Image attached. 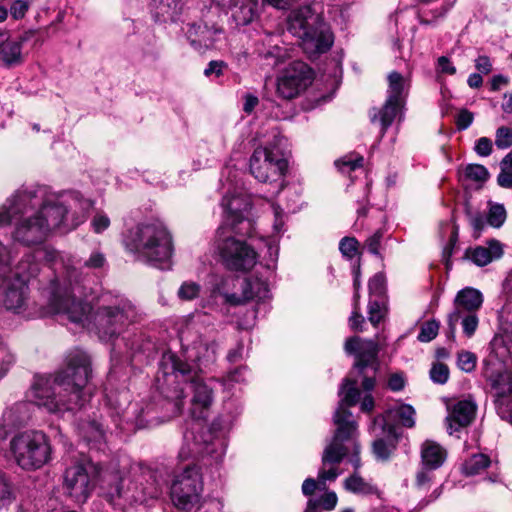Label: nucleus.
<instances>
[{"instance_id":"nucleus-48","label":"nucleus","mask_w":512,"mask_h":512,"mask_svg":"<svg viewBox=\"0 0 512 512\" xmlns=\"http://www.w3.org/2000/svg\"><path fill=\"white\" fill-rule=\"evenodd\" d=\"M359 242L354 237H344L339 243V250L343 257L352 259L358 252Z\"/></svg>"},{"instance_id":"nucleus-4","label":"nucleus","mask_w":512,"mask_h":512,"mask_svg":"<svg viewBox=\"0 0 512 512\" xmlns=\"http://www.w3.org/2000/svg\"><path fill=\"white\" fill-rule=\"evenodd\" d=\"M80 292L78 272L67 268L60 283L55 279L50 284L49 306L54 314L65 316L70 322L95 330L99 338L109 341L118 336L129 323L137 318V308L128 298L115 296L91 314V307L76 297Z\"/></svg>"},{"instance_id":"nucleus-9","label":"nucleus","mask_w":512,"mask_h":512,"mask_svg":"<svg viewBox=\"0 0 512 512\" xmlns=\"http://www.w3.org/2000/svg\"><path fill=\"white\" fill-rule=\"evenodd\" d=\"M10 452L17 465L31 470L48 462L51 449L43 432L30 430L18 433L11 439Z\"/></svg>"},{"instance_id":"nucleus-22","label":"nucleus","mask_w":512,"mask_h":512,"mask_svg":"<svg viewBox=\"0 0 512 512\" xmlns=\"http://www.w3.org/2000/svg\"><path fill=\"white\" fill-rule=\"evenodd\" d=\"M180 340L188 351V357L200 363L214 362L217 354V344L205 341L201 336L193 339L189 328L181 331Z\"/></svg>"},{"instance_id":"nucleus-24","label":"nucleus","mask_w":512,"mask_h":512,"mask_svg":"<svg viewBox=\"0 0 512 512\" xmlns=\"http://www.w3.org/2000/svg\"><path fill=\"white\" fill-rule=\"evenodd\" d=\"M231 12V17L238 26H245L259 16V0H217Z\"/></svg>"},{"instance_id":"nucleus-27","label":"nucleus","mask_w":512,"mask_h":512,"mask_svg":"<svg viewBox=\"0 0 512 512\" xmlns=\"http://www.w3.org/2000/svg\"><path fill=\"white\" fill-rule=\"evenodd\" d=\"M502 254V245L497 240L489 241L488 246H477L465 252V256L477 266H485L493 260L499 259Z\"/></svg>"},{"instance_id":"nucleus-32","label":"nucleus","mask_w":512,"mask_h":512,"mask_svg":"<svg viewBox=\"0 0 512 512\" xmlns=\"http://www.w3.org/2000/svg\"><path fill=\"white\" fill-rule=\"evenodd\" d=\"M387 423L390 419H398L401 425L412 428L415 425V409L408 404H397L389 408L383 415Z\"/></svg>"},{"instance_id":"nucleus-21","label":"nucleus","mask_w":512,"mask_h":512,"mask_svg":"<svg viewBox=\"0 0 512 512\" xmlns=\"http://www.w3.org/2000/svg\"><path fill=\"white\" fill-rule=\"evenodd\" d=\"M372 434L376 437L373 442V452L378 459L386 460L389 458L395 447L397 439L396 428L387 423L384 416H376L370 427Z\"/></svg>"},{"instance_id":"nucleus-40","label":"nucleus","mask_w":512,"mask_h":512,"mask_svg":"<svg viewBox=\"0 0 512 512\" xmlns=\"http://www.w3.org/2000/svg\"><path fill=\"white\" fill-rule=\"evenodd\" d=\"M270 207H271L273 217H274V219H273L274 236H280L281 234H283L285 232V222H286L287 215L279 205H277L273 202L270 203Z\"/></svg>"},{"instance_id":"nucleus-47","label":"nucleus","mask_w":512,"mask_h":512,"mask_svg":"<svg viewBox=\"0 0 512 512\" xmlns=\"http://www.w3.org/2000/svg\"><path fill=\"white\" fill-rule=\"evenodd\" d=\"M477 357L474 353L469 351H461L458 353L457 365L458 367L466 372H472L476 367Z\"/></svg>"},{"instance_id":"nucleus-5","label":"nucleus","mask_w":512,"mask_h":512,"mask_svg":"<svg viewBox=\"0 0 512 512\" xmlns=\"http://www.w3.org/2000/svg\"><path fill=\"white\" fill-rule=\"evenodd\" d=\"M91 374L89 356L73 351L67 357V365L51 377H38L31 390L30 399L49 413L63 414L82 409L90 399L87 389Z\"/></svg>"},{"instance_id":"nucleus-42","label":"nucleus","mask_w":512,"mask_h":512,"mask_svg":"<svg viewBox=\"0 0 512 512\" xmlns=\"http://www.w3.org/2000/svg\"><path fill=\"white\" fill-rule=\"evenodd\" d=\"M439 327L440 324L436 320H430L425 322L421 326L417 339L420 342H430L438 335Z\"/></svg>"},{"instance_id":"nucleus-56","label":"nucleus","mask_w":512,"mask_h":512,"mask_svg":"<svg viewBox=\"0 0 512 512\" xmlns=\"http://www.w3.org/2000/svg\"><path fill=\"white\" fill-rule=\"evenodd\" d=\"M227 68V64L221 60H212L208 63L204 70L206 77H220L223 74L224 69Z\"/></svg>"},{"instance_id":"nucleus-41","label":"nucleus","mask_w":512,"mask_h":512,"mask_svg":"<svg viewBox=\"0 0 512 512\" xmlns=\"http://www.w3.org/2000/svg\"><path fill=\"white\" fill-rule=\"evenodd\" d=\"M506 219V210L502 204H493L490 206L487 222L495 227L499 228L503 225Z\"/></svg>"},{"instance_id":"nucleus-28","label":"nucleus","mask_w":512,"mask_h":512,"mask_svg":"<svg viewBox=\"0 0 512 512\" xmlns=\"http://www.w3.org/2000/svg\"><path fill=\"white\" fill-rule=\"evenodd\" d=\"M182 10L181 0H153L151 13L157 22H174Z\"/></svg>"},{"instance_id":"nucleus-39","label":"nucleus","mask_w":512,"mask_h":512,"mask_svg":"<svg viewBox=\"0 0 512 512\" xmlns=\"http://www.w3.org/2000/svg\"><path fill=\"white\" fill-rule=\"evenodd\" d=\"M200 292V284L194 281H185L179 287L177 295L183 301H191L197 298Z\"/></svg>"},{"instance_id":"nucleus-26","label":"nucleus","mask_w":512,"mask_h":512,"mask_svg":"<svg viewBox=\"0 0 512 512\" xmlns=\"http://www.w3.org/2000/svg\"><path fill=\"white\" fill-rule=\"evenodd\" d=\"M476 404L470 400L458 401L446 418L447 430L450 435L468 426L475 417Z\"/></svg>"},{"instance_id":"nucleus-7","label":"nucleus","mask_w":512,"mask_h":512,"mask_svg":"<svg viewBox=\"0 0 512 512\" xmlns=\"http://www.w3.org/2000/svg\"><path fill=\"white\" fill-rule=\"evenodd\" d=\"M288 30L301 40L302 49L309 57L327 52L334 38L329 26L311 6H302L290 12Z\"/></svg>"},{"instance_id":"nucleus-38","label":"nucleus","mask_w":512,"mask_h":512,"mask_svg":"<svg viewBox=\"0 0 512 512\" xmlns=\"http://www.w3.org/2000/svg\"><path fill=\"white\" fill-rule=\"evenodd\" d=\"M464 177L468 180L483 183L489 177L487 168L480 164H468L463 171Z\"/></svg>"},{"instance_id":"nucleus-8","label":"nucleus","mask_w":512,"mask_h":512,"mask_svg":"<svg viewBox=\"0 0 512 512\" xmlns=\"http://www.w3.org/2000/svg\"><path fill=\"white\" fill-rule=\"evenodd\" d=\"M282 141V137L274 136L272 142L256 147L249 159L252 176L259 182L274 184L276 193L283 189L288 170V162L280 147Z\"/></svg>"},{"instance_id":"nucleus-46","label":"nucleus","mask_w":512,"mask_h":512,"mask_svg":"<svg viewBox=\"0 0 512 512\" xmlns=\"http://www.w3.org/2000/svg\"><path fill=\"white\" fill-rule=\"evenodd\" d=\"M495 145L499 149H507L512 146V128L501 126L495 133Z\"/></svg>"},{"instance_id":"nucleus-45","label":"nucleus","mask_w":512,"mask_h":512,"mask_svg":"<svg viewBox=\"0 0 512 512\" xmlns=\"http://www.w3.org/2000/svg\"><path fill=\"white\" fill-rule=\"evenodd\" d=\"M430 379L436 384H445L449 379V368L447 365L437 362L430 369Z\"/></svg>"},{"instance_id":"nucleus-3","label":"nucleus","mask_w":512,"mask_h":512,"mask_svg":"<svg viewBox=\"0 0 512 512\" xmlns=\"http://www.w3.org/2000/svg\"><path fill=\"white\" fill-rule=\"evenodd\" d=\"M95 480L103 497L120 510L158 499L166 482L162 473L140 463L121 467L111 463L103 469L83 456L65 469L63 489L76 503H85L95 487Z\"/></svg>"},{"instance_id":"nucleus-10","label":"nucleus","mask_w":512,"mask_h":512,"mask_svg":"<svg viewBox=\"0 0 512 512\" xmlns=\"http://www.w3.org/2000/svg\"><path fill=\"white\" fill-rule=\"evenodd\" d=\"M482 304L483 295L479 290L472 287L460 290L454 299V310L448 315V338H455L458 322L465 336L472 337L479 325L477 312Z\"/></svg>"},{"instance_id":"nucleus-31","label":"nucleus","mask_w":512,"mask_h":512,"mask_svg":"<svg viewBox=\"0 0 512 512\" xmlns=\"http://www.w3.org/2000/svg\"><path fill=\"white\" fill-rule=\"evenodd\" d=\"M278 42L279 37L273 34H267L262 39V48L258 49L259 55L262 56L264 59L273 60V66L279 65L287 56L286 49L279 46Z\"/></svg>"},{"instance_id":"nucleus-14","label":"nucleus","mask_w":512,"mask_h":512,"mask_svg":"<svg viewBox=\"0 0 512 512\" xmlns=\"http://www.w3.org/2000/svg\"><path fill=\"white\" fill-rule=\"evenodd\" d=\"M202 492V473L197 464H189L177 473L170 487L173 504L177 508L187 511L200 502Z\"/></svg>"},{"instance_id":"nucleus-13","label":"nucleus","mask_w":512,"mask_h":512,"mask_svg":"<svg viewBox=\"0 0 512 512\" xmlns=\"http://www.w3.org/2000/svg\"><path fill=\"white\" fill-rule=\"evenodd\" d=\"M408 89V79L396 71L389 73L387 99L380 109L373 108L369 113L372 123L376 121L380 122L381 137L385 134L393 121L398 116L399 118L401 117V110L404 107Z\"/></svg>"},{"instance_id":"nucleus-52","label":"nucleus","mask_w":512,"mask_h":512,"mask_svg":"<svg viewBox=\"0 0 512 512\" xmlns=\"http://www.w3.org/2000/svg\"><path fill=\"white\" fill-rule=\"evenodd\" d=\"M466 214H467V217H468L470 225L474 229V232L476 234L475 236L479 237V234H480L481 230L485 226L484 216L480 212L472 211L470 209L466 210Z\"/></svg>"},{"instance_id":"nucleus-43","label":"nucleus","mask_w":512,"mask_h":512,"mask_svg":"<svg viewBox=\"0 0 512 512\" xmlns=\"http://www.w3.org/2000/svg\"><path fill=\"white\" fill-rule=\"evenodd\" d=\"M337 464H327L324 466L322 462V468L318 473L319 485L321 488H326L327 481H334L339 475L340 470L336 467Z\"/></svg>"},{"instance_id":"nucleus-17","label":"nucleus","mask_w":512,"mask_h":512,"mask_svg":"<svg viewBox=\"0 0 512 512\" xmlns=\"http://www.w3.org/2000/svg\"><path fill=\"white\" fill-rule=\"evenodd\" d=\"M358 428H356V431L352 435V439L346 440L345 439V433H343L339 439H337L336 444L334 445L333 449L329 453V457H326V451L329 450V447L333 446L336 438V431L333 434V437L329 441V443L324 448L323 454H322V460L324 463V466L327 464H339L344 457L351 454L349 458V462L353 465L355 472L361 467V460L359 457L360 453V445L358 442Z\"/></svg>"},{"instance_id":"nucleus-57","label":"nucleus","mask_w":512,"mask_h":512,"mask_svg":"<svg viewBox=\"0 0 512 512\" xmlns=\"http://www.w3.org/2000/svg\"><path fill=\"white\" fill-rule=\"evenodd\" d=\"M197 512H223V503L219 499H206L199 505Z\"/></svg>"},{"instance_id":"nucleus-29","label":"nucleus","mask_w":512,"mask_h":512,"mask_svg":"<svg viewBox=\"0 0 512 512\" xmlns=\"http://www.w3.org/2000/svg\"><path fill=\"white\" fill-rule=\"evenodd\" d=\"M78 434L91 448L101 450L105 444V432L102 425L95 421H82L78 424Z\"/></svg>"},{"instance_id":"nucleus-60","label":"nucleus","mask_w":512,"mask_h":512,"mask_svg":"<svg viewBox=\"0 0 512 512\" xmlns=\"http://www.w3.org/2000/svg\"><path fill=\"white\" fill-rule=\"evenodd\" d=\"M106 258L103 253L94 251L90 257L84 262V266L90 269H97L104 266Z\"/></svg>"},{"instance_id":"nucleus-16","label":"nucleus","mask_w":512,"mask_h":512,"mask_svg":"<svg viewBox=\"0 0 512 512\" xmlns=\"http://www.w3.org/2000/svg\"><path fill=\"white\" fill-rule=\"evenodd\" d=\"M312 82V71L302 61L290 63L277 79V93L283 99H292Z\"/></svg>"},{"instance_id":"nucleus-18","label":"nucleus","mask_w":512,"mask_h":512,"mask_svg":"<svg viewBox=\"0 0 512 512\" xmlns=\"http://www.w3.org/2000/svg\"><path fill=\"white\" fill-rule=\"evenodd\" d=\"M186 35L191 46L202 52L215 48L224 39V30L216 24L201 21L188 24Z\"/></svg>"},{"instance_id":"nucleus-50","label":"nucleus","mask_w":512,"mask_h":512,"mask_svg":"<svg viewBox=\"0 0 512 512\" xmlns=\"http://www.w3.org/2000/svg\"><path fill=\"white\" fill-rule=\"evenodd\" d=\"M432 469L422 468L417 474H416V481L415 485L418 490L420 491H426L430 488V485L432 483L433 475L431 473Z\"/></svg>"},{"instance_id":"nucleus-19","label":"nucleus","mask_w":512,"mask_h":512,"mask_svg":"<svg viewBox=\"0 0 512 512\" xmlns=\"http://www.w3.org/2000/svg\"><path fill=\"white\" fill-rule=\"evenodd\" d=\"M344 350L347 354L355 356L354 368L361 374L367 367L376 369L379 347L374 340L350 337L345 341Z\"/></svg>"},{"instance_id":"nucleus-62","label":"nucleus","mask_w":512,"mask_h":512,"mask_svg":"<svg viewBox=\"0 0 512 512\" xmlns=\"http://www.w3.org/2000/svg\"><path fill=\"white\" fill-rule=\"evenodd\" d=\"M473 119V114L470 111L466 109L461 110L456 119L457 128L459 130L467 129L472 124Z\"/></svg>"},{"instance_id":"nucleus-61","label":"nucleus","mask_w":512,"mask_h":512,"mask_svg":"<svg viewBox=\"0 0 512 512\" xmlns=\"http://www.w3.org/2000/svg\"><path fill=\"white\" fill-rule=\"evenodd\" d=\"M14 492L10 483L6 479L0 482V504H6L12 501Z\"/></svg>"},{"instance_id":"nucleus-23","label":"nucleus","mask_w":512,"mask_h":512,"mask_svg":"<svg viewBox=\"0 0 512 512\" xmlns=\"http://www.w3.org/2000/svg\"><path fill=\"white\" fill-rule=\"evenodd\" d=\"M30 418V404L18 402L8 407L0 418V443L16 428L24 425Z\"/></svg>"},{"instance_id":"nucleus-44","label":"nucleus","mask_w":512,"mask_h":512,"mask_svg":"<svg viewBox=\"0 0 512 512\" xmlns=\"http://www.w3.org/2000/svg\"><path fill=\"white\" fill-rule=\"evenodd\" d=\"M15 362L14 354L9 347L0 342V377H3Z\"/></svg>"},{"instance_id":"nucleus-12","label":"nucleus","mask_w":512,"mask_h":512,"mask_svg":"<svg viewBox=\"0 0 512 512\" xmlns=\"http://www.w3.org/2000/svg\"><path fill=\"white\" fill-rule=\"evenodd\" d=\"M15 253L12 247L0 241V291H3V305L7 310L20 313L28 300V285L23 279L11 280L12 263Z\"/></svg>"},{"instance_id":"nucleus-49","label":"nucleus","mask_w":512,"mask_h":512,"mask_svg":"<svg viewBox=\"0 0 512 512\" xmlns=\"http://www.w3.org/2000/svg\"><path fill=\"white\" fill-rule=\"evenodd\" d=\"M385 276L382 273L375 274L368 283L370 295L382 296L385 293Z\"/></svg>"},{"instance_id":"nucleus-1","label":"nucleus","mask_w":512,"mask_h":512,"mask_svg":"<svg viewBox=\"0 0 512 512\" xmlns=\"http://www.w3.org/2000/svg\"><path fill=\"white\" fill-rule=\"evenodd\" d=\"M191 373L192 366L189 363L182 361L172 352L164 353L156 380L158 388L166 398L164 406L171 413L159 420L152 415L150 408L142 409L136 418V426L144 428L178 416L183 408L184 389L178 385L173 391H170L165 385L171 386L176 382L179 384L180 379L183 381L189 379L188 385L193 392L191 415L195 420L184 433V444L179 453L180 457L183 459L211 457L212 461L218 464L226 453V431L220 420L214 421L211 426H206L201 421L205 417L204 411L210 407L213 401V391L200 377H190Z\"/></svg>"},{"instance_id":"nucleus-54","label":"nucleus","mask_w":512,"mask_h":512,"mask_svg":"<svg viewBox=\"0 0 512 512\" xmlns=\"http://www.w3.org/2000/svg\"><path fill=\"white\" fill-rule=\"evenodd\" d=\"M30 7L28 0H16L10 7V14L15 20L22 19Z\"/></svg>"},{"instance_id":"nucleus-59","label":"nucleus","mask_w":512,"mask_h":512,"mask_svg":"<svg viewBox=\"0 0 512 512\" xmlns=\"http://www.w3.org/2000/svg\"><path fill=\"white\" fill-rule=\"evenodd\" d=\"M337 495L334 492H327L320 497L319 500H314L317 507L321 506L325 510H333L337 504Z\"/></svg>"},{"instance_id":"nucleus-55","label":"nucleus","mask_w":512,"mask_h":512,"mask_svg":"<svg viewBox=\"0 0 512 512\" xmlns=\"http://www.w3.org/2000/svg\"><path fill=\"white\" fill-rule=\"evenodd\" d=\"M382 238H383L382 231L377 230L372 236H370L366 240L367 249L371 254L381 257L380 246H381Z\"/></svg>"},{"instance_id":"nucleus-35","label":"nucleus","mask_w":512,"mask_h":512,"mask_svg":"<svg viewBox=\"0 0 512 512\" xmlns=\"http://www.w3.org/2000/svg\"><path fill=\"white\" fill-rule=\"evenodd\" d=\"M344 488L351 493L363 495L372 494L375 491L374 487L357 472L344 481Z\"/></svg>"},{"instance_id":"nucleus-58","label":"nucleus","mask_w":512,"mask_h":512,"mask_svg":"<svg viewBox=\"0 0 512 512\" xmlns=\"http://www.w3.org/2000/svg\"><path fill=\"white\" fill-rule=\"evenodd\" d=\"M475 152L481 157H487L492 153V141L487 137H480L475 144Z\"/></svg>"},{"instance_id":"nucleus-11","label":"nucleus","mask_w":512,"mask_h":512,"mask_svg":"<svg viewBox=\"0 0 512 512\" xmlns=\"http://www.w3.org/2000/svg\"><path fill=\"white\" fill-rule=\"evenodd\" d=\"M225 233V228H219L215 240V248L223 264L230 270H251L257 263L256 249L260 247Z\"/></svg>"},{"instance_id":"nucleus-33","label":"nucleus","mask_w":512,"mask_h":512,"mask_svg":"<svg viewBox=\"0 0 512 512\" xmlns=\"http://www.w3.org/2000/svg\"><path fill=\"white\" fill-rule=\"evenodd\" d=\"M39 272V263L33 254H25L15 267V278L23 279L27 284L29 279L35 277Z\"/></svg>"},{"instance_id":"nucleus-37","label":"nucleus","mask_w":512,"mask_h":512,"mask_svg":"<svg viewBox=\"0 0 512 512\" xmlns=\"http://www.w3.org/2000/svg\"><path fill=\"white\" fill-rule=\"evenodd\" d=\"M363 160L362 156L349 154L337 160L335 165L342 174L350 175L352 172L362 168Z\"/></svg>"},{"instance_id":"nucleus-53","label":"nucleus","mask_w":512,"mask_h":512,"mask_svg":"<svg viewBox=\"0 0 512 512\" xmlns=\"http://www.w3.org/2000/svg\"><path fill=\"white\" fill-rule=\"evenodd\" d=\"M364 317L360 313L359 300H354L353 312L349 318V326L352 330L362 331V325L364 323Z\"/></svg>"},{"instance_id":"nucleus-30","label":"nucleus","mask_w":512,"mask_h":512,"mask_svg":"<svg viewBox=\"0 0 512 512\" xmlns=\"http://www.w3.org/2000/svg\"><path fill=\"white\" fill-rule=\"evenodd\" d=\"M446 458V451L434 441H425L422 444L421 459L424 468L435 470L442 466Z\"/></svg>"},{"instance_id":"nucleus-20","label":"nucleus","mask_w":512,"mask_h":512,"mask_svg":"<svg viewBox=\"0 0 512 512\" xmlns=\"http://www.w3.org/2000/svg\"><path fill=\"white\" fill-rule=\"evenodd\" d=\"M221 206L227 221L236 225L248 218L251 202L249 197L238 189L237 185L229 184L221 201Z\"/></svg>"},{"instance_id":"nucleus-36","label":"nucleus","mask_w":512,"mask_h":512,"mask_svg":"<svg viewBox=\"0 0 512 512\" xmlns=\"http://www.w3.org/2000/svg\"><path fill=\"white\" fill-rule=\"evenodd\" d=\"M497 183L502 188L512 189V152L508 153L500 162Z\"/></svg>"},{"instance_id":"nucleus-63","label":"nucleus","mask_w":512,"mask_h":512,"mask_svg":"<svg viewBox=\"0 0 512 512\" xmlns=\"http://www.w3.org/2000/svg\"><path fill=\"white\" fill-rule=\"evenodd\" d=\"M476 69L483 74H489L492 71V63L488 56L480 55L475 59Z\"/></svg>"},{"instance_id":"nucleus-15","label":"nucleus","mask_w":512,"mask_h":512,"mask_svg":"<svg viewBox=\"0 0 512 512\" xmlns=\"http://www.w3.org/2000/svg\"><path fill=\"white\" fill-rule=\"evenodd\" d=\"M339 396L340 401L333 415V424L336 427L335 441H337L343 433H345L346 440H351L356 428H358V424L348 407L356 405L359 401L360 391L357 388V382L345 379L339 390ZM335 444L336 442H334L333 445ZM333 447L334 446L329 447V450L326 451V457H329V453Z\"/></svg>"},{"instance_id":"nucleus-51","label":"nucleus","mask_w":512,"mask_h":512,"mask_svg":"<svg viewBox=\"0 0 512 512\" xmlns=\"http://www.w3.org/2000/svg\"><path fill=\"white\" fill-rule=\"evenodd\" d=\"M368 319L371 322L372 325L377 326L383 316L384 312L381 307V304L376 300H370L368 304Z\"/></svg>"},{"instance_id":"nucleus-25","label":"nucleus","mask_w":512,"mask_h":512,"mask_svg":"<svg viewBox=\"0 0 512 512\" xmlns=\"http://www.w3.org/2000/svg\"><path fill=\"white\" fill-rule=\"evenodd\" d=\"M23 62L20 42L16 41L8 30L0 29V66L10 69L20 66Z\"/></svg>"},{"instance_id":"nucleus-6","label":"nucleus","mask_w":512,"mask_h":512,"mask_svg":"<svg viewBox=\"0 0 512 512\" xmlns=\"http://www.w3.org/2000/svg\"><path fill=\"white\" fill-rule=\"evenodd\" d=\"M124 243L138 260L160 269L170 268L174 253L173 237L161 220L138 223L128 231Z\"/></svg>"},{"instance_id":"nucleus-34","label":"nucleus","mask_w":512,"mask_h":512,"mask_svg":"<svg viewBox=\"0 0 512 512\" xmlns=\"http://www.w3.org/2000/svg\"><path fill=\"white\" fill-rule=\"evenodd\" d=\"M491 461L485 454L479 453L472 455L462 465V472L466 476H474L480 474L489 467Z\"/></svg>"},{"instance_id":"nucleus-2","label":"nucleus","mask_w":512,"mask_h":512,"mask_svg":"<svg viewBox=\"0 0 512 512\" xmlns=\"http://www.w3.org/2000/svg\"><path fill=\"white\" fill-rule=\"evenodd\" d=\"M89 200L78 192L53 191L46 185L16 190L0 207V227L15 221L14 242L25 246L42 244L53 230L68 232L84 222Z\"/></svg>"},{"instance_id":"nucleus-64","label":"nucleus","mask_w":512,"mask_h":512,"mask_svg":"<svg viewBox=\"0 0 512 512\" xmlns=\"http://www.w3.org/2000/svg\"><path fill=\"white\" fill-rule=\"evenodd\" d=\"M110 225V220L106 215L97 214L92 220V227L96 233H101Z\"/></svg>"}]
</instances>
